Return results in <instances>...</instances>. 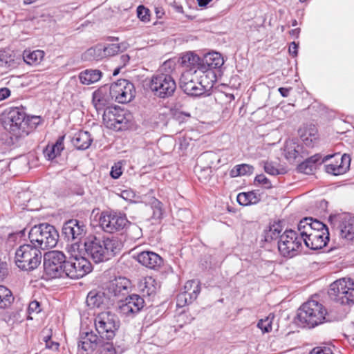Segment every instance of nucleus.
<instances>
[{"mask_svg":"<svg viewBox=\"0 0 354 354\" xmlns=\"http://www.w3.org/2000/svg\"><path fill=\"white\" fill-rule=\"evenodd\" d=\"M84 247L86 254L97 263L106 261L118 254L122 248V243L115 238L90 236L84 240Z\"/></svg>","mask_w":354,"mask_h":354,"instance_id":"f257e3e1","label":"nucleus"},{"mask_svg":"<svg viewBox=\"0 0 354 354\" xmlns=\"http://www.w3.org/2000/svg\"><path fill=\"white\" fill-rule=\"evenodd\" d=\"M174 68L175 62L167 60L150 77L147 85L155 96L165 99L173 95L176 89V82L171 75Z\"/></svg>","mask_w":354,"mask_h":354,"instance_id":"f03ea898","label":"nucleus"},{"mask_svg":"<svg viewBox=\"0 0 354 354\" xmlns=\"http://www.w3.org/2000/svg\"><path fill=\"white\" fill-rule=\"evenodd\" d=\"M326 315V310L321 303L313 299L308 300L298 309V324L309 328H314L330 321Z\"/></svg>","mask_w":354,"mask_h":354,"instance_id":"7ed1b4c3","label":"nucleus"},{"mask_svg":"<svg viewBox=\"0 0 354 354\" xmlns=\"http://www.w3.org/2000/svg\"><path fill=\"white\" fill-rule=\"evenodd\" d=\"M28 239L30 244L44 250L56 246L59 234L54 226L42 223L35 225L29 230Z\"/></svg>","mask_w":354,"mask_h":354,"instance_id":"20e7f679","label":"nucleus"},{"mask_svg":"<svg viewBox=\"0 0 354 354\" xmlns=\"http://www.w3.org/2000/svg\"><path fill=\"white\" fill-rule=\"evenodd\" d=\"M304 244V237L298 230H286L279 236L277 241L278 250L281 256L292 258L301 250Z\"/></svg>","mask_w":354,"mask_h":354,"instance_id":"39448f33","label":"nucleus"},{"mask_svg":"<svg viewBox=\"0 0 354 354\" xmlns=\"http://www.w3.org/2000/svg\"><path fill=\"white\" fill-rule=\"evenodd\" d=\"M66 264L65 254L58 250L45 253L44 256V273L48 279L66 277Z\"/></svg>","mask_w":354,"mask_h":354,"instance_id":"423d86ee","label":"nucleus"},{"mask_svg":"<svg viewBox=\"0 0 354 354\" xmlns=\"http://www.w3.org/2000/svg\"><path fill=\"white\" fill-rule=\"evenodd\" d=\"M329 295L342 305L354 304V281L351 279H340L330 286Z\"/></svg>","mask_w":354,"mask_h":354,"instance_id":"0eeeda50","label":"nucleus"},{"mask_svg":"<svg viewBox=\"0 0 354 354\" xmlns=\"http://www.w3.org/2000/svg\"><path fill=\"white\" fill-rule=\"evenodd\" d=\"M95 326L101 338L111 340L115 337V332L120 327V321L116 315L105 311L96 316Z\"/></svg>","mask_w":354,"mask_h":354,"instance_id":"6e6552de","label":"nucleus"},{"mask_svg":"<svg viewBox=\"0 0 354 354\" xmlns=\"http://www.w3.org/2000/svg\"><path fill=\"white\" fill-rule=\"evenodd\" d=\"M102 230L109 233H113L125 228L129 221L126 215L120 212H103L99 219Z\"/></svg>","mask_w":354,"mask_h":354,"instance_id":"1a4fd4ad","label":"nucleus"},{"mask_svg":"<svg viewBox=\"0 0 354 354\" xmlns=\"http://www.w3.org/2000/svg\"><path fill=\"white\" fill-rule=\"evenodd\" d=\"M86 232V225L82 221L77 219H71L64 223L62 227V234L68 242L72 243V248H79V242L84 237Z\"/></svg>","mask_w":354,"mask_h":354,"instance_id":"9d476101","label":"nucleus"},{"mask_svg":"<svg viewBox=\"0 0 354 354\" xmlns=\"http://www.w3.org/2000/svg\"><path fill=\"white\" fill-rule=\"evenodd\" d=\"M103 120L106 126L115 130L126 128L129 119L127 117V111L119 107L107 108L103 113Z\"/></svg>","mask_w":354,"mask_h":354,"instance_id":"9b49d317","label":"nucleus"},{"mask_svg":"<svg viewBox=\"0 0 354 354\" xmlns=\"http://www.w3.org/2000/svg\"><path fill=\"white\" fill-rule=\"evenodd\" d=\"M92 270L90 261L85 257L75 256L71 261H66V277L80 279Z\"/></svg>","mask_w":354,"mask_h":354,"instance_id":"f8f14e48","label":"nucleus"},{"mask_svg":"<svg viewBox=\"0 0 354 354\" xmlns=\"http://www.w3.org/2000/svg\"><path fill=\"white\" fill-rule=\"evenodd\" d=\"M110 88L112 99H115L119 103L129 102L134 97V86L127 80H118L117 82L112 84Z\"/></svg>","mask_w":354,"mask_h":354,"instance_id":"ddd939ff","label":"nucleus"},{"mask_svg":"<svg viewBox=\"0 0 354 354\" xmlns=\"http://www.w3.org/2000/svg\"><path fill=\"white\" fill-rule=\"evenodd\" d=\"M131 288V281L124 277H115L106 285L105 290L110 297H115L119 301L126 297Z\"/></svg>","mask_w":354,"mask_h":354,"instance_id":"4468645a","label":"nucleus"},{"mask_svg":"<svg viewBox=\"0 0 354 354\" xmlns=\"http://www.w3.org/2000/svg\"><path fill=\"white\" fill-rule=\"evenodd\" d=\"M196 73L185 71L180 78V86L188 95L200 96L206 91L205 87L201 82L195 80Z\"/></svg>","mask_w":354,"mask_h":354,"instance_id":"2eb2a0df","label":"nucleus"},{"mask_svg":"<svg viewBox=\"0 0 354 354\" xmlns=\"http://www.w3.org/2000/svg\"><path fill=\"white\" fill-rule=\"evenodd\" d=\"M120 302L119 313L126 317H134L145 305L143 298L136 294L127 295L124 300L120 299Z\"/></svg>","mask_w":354,"mask_h":354,"instance_id":"dca6fc26","label":"nucleus"},{"mask_svg":"<svg viewBox=\"0 0 354 354\" xmlns=\"http://www.w3.org/2000/svg\"><path fill=\"white\" fill-rule=\"evenodd\" d=\"M41 250L37 247L24 243V272L27 274L36 270L41 262Z\"/></svg>","mask_w":354,"mask_h":354,"instance_id":"f3484780","label":"nucleus"},{"mask_svg":"<svg viewBox=\"0 0 354 354\" xmlns=\"http://www.w3.org/2000/svg\"><path fill=\"white\" fill-rule=\"evenodd\" d=\"M127 42L120 44H109L106 45H97L88 50L87 53L93 55L95 59H101L104 57L114 56L120 52H123L129 48Z\"/></svg>","mask_w":354,"mask_h":354,"instance_id":"a211bd4d","label":"nucleus"},{"mask_svg":"<svg viewBox=\"0 0 354 354\" xmlns=\"http://www.w3.org/2000/svg\"><path fill=\"white\" fill-rule=\"evenodd\" d=\"M3 122L5 129L9 130L16 137H19L22 124L21 109L19 107L10 108Z\"/></svg>","mask_w":354,"mask_h":354,"instance_id":"6ab92c4d","label":"nucleus"},{"mask_svg":"<svg viewBox=\"0 0 354 354\" xmlns=\"http://www.w3.org/2000/svg\"><path fill=\"white\" fill-rule=\"evenodd\" d=\"M102 338L98 337L94 332H81L80 334L78 348L87 353H92L102 344Z\"/></svg>","mask_w":354,"mask_h":354,"instance_id":"aec40b11","label":"nucleus"},{"mask_svg":"<svg viewBox=\"0 0 354 354\" xmlns=\"http://www.w3.org/2000/svg\"><path fill=\"white\" fill-rule=\"evenodd\" d=\"M304 244L306 248L317 250L322 249L325 247L329 241V232H318L317 231H313V233L307 234L303 236Z\"/></svg>","mask_w":354,"mask_h":354,"instance_id":"412c9836","label":"nucleus"},{"mask_svg":"<svg viewBox=\"0 0 354 354\" xmlns=\"http://www.w3.org/2000/svg\"><path fill=\"white\" fill-rule=\"evenodd\" d=\"M297 230L301 236L313 233V231L318 232L328 231L326 225L312 217H306L301 219L297 225Z\"/></svg>","mask_w":354,"mask_h":354,"instance_id":"4be33fe9","label":"nucleus"},{"mask_svg":"<svg viewBox=\"0 0 354 354\" xmlns=\"http://www.w3.org/2000/svg\"><path fill=\"white\" fill-rule=\"evenodd\" d=\"M334 155H327L322 158V156L319 153H316L308 158L304 162H301L297 166V171L300 173L305 174H312L317 168L318 165H322L323 162H326Z\"/></svg>","mask_w":354,"mask_h":354,"instance_id":"5701e85b","label":"nucleus"},{"mask_svg":"<svg viewBox=\"0 0 354 354\" xmlns=\"http://www.w3.org/2000/svg\"><path fill=\"white\" fill-rule=\"evenodd\" d=\"M335 158V163H330L325 166V170L328 174L338 176L346 172L349 169L351 158L348 155L344 154L340 156L339 153L333 154ZM333 158V157L331 158Z\"/></svg>","mask_w":354,"mask_h":354,"instance_id":"b1692460","label":"nucleus"},{"mask_svg":"<svg viewBox=\"0 0 354 354\" xmlns=\"http://www.w3.org/2000/svg\"><path fill=\"white\" fill-rule=\"evenodd\" d=\"M111 99H112L111 88L104 86L93 92L92 102L97 112H104L106 109V107L109 105Z\"/></svg>","mask_w":354,"mask_h":354,"instance_id":"393cba45","label":"nucleus"},{"mask_svg":"<svg viewBox=\"0 0 354 354\" xmlns=\"http://www.w3.org/2000/svg\"><path fill=\"white\" fill-rule=\"evenodd\" d=\"M224 64L223 58L221 55L216 52L209 53L201 58L199 70L206 71L221 67Z\"/></svg>","mask_w":354,"mask_h":354,"instance_id":"a878e982","label":"nucleus"},{"mask_svg":"<svg viewBox=\"0 0 354 354\" xmlns=\"http://www.w3.org/2000/svg\"><path fill=\"white\" fill-rule=\"evenodd\" d=\"M137 260L144 266L151 269H157L160 268L163 262L160 256L150 251H143L138 254Z\"/></svg>","mask_w":354,"mask_h":354,"instance_id":"bb28decb","label":"nucleus"},{"mask_svg":"<svg viewBox=\"0 0 354 354\" xmlns=\"http://www.w3.org/2000/svg\"><path fill=\"white\" fill-rule=\"evenodd\" d=\"M339 227L342 238L350 241L354 239V216L348 214H343L340 217Z\"/></svg>","mask_w":354,"mask_h":354,"instance_id":"cd10ccee","label":"nucleus"},{"mask_svg":"<svg viewBox=\"0 0 354 354\" xmlns=\"http://www.w3.org/2000/svg\"><path fill=\"white\" fill-rule=\"evenodd\" d=\"M299 133L304 145L308 147H313L318 139V131L315 124L304 125L299 129Z\"/></svg>","mask_w":354,"mask_h":354,"instance_id":"c85d7f7f","label":"nucleus"},{"mask_svg":"<svg viewBox=\"0 0 354 354\" xmlns=\"http://www.w3.org/2000/svg\"><path fill=\"white\" fill-rule=\"evenodd\" d=\"M201 58L193 53L189 52L184 54L180 58V64L183 67L186 68V71L196 73L199 70Z\"/></svg>","mask_w":354,"mask_h":354,"instance_id":"c756f323","label":"nucleus"},{"mask_svg":"<svg viewBox=\"0 0 354 354\" xmlns=\"http://www.w3.org/2000/svg\"><path fill=\"white\" fill-rule=\"evenodd\" d=\"M92 140L88 131H80L73 136L72 142L77 149L84 150L90 147Z\"/></svg>","mask_w":354,"mask_h":354,"instance_id":"7c9ffc66","label":"nucleus"},{"mask_svg":"<svg viewBox=\"0 0 354 354\" xmlns=\"http://www.w3.org/2000/svg\"><path fill=\"white\" fill-rule=\"evenodd\" d=\"M159 288L158 283L152 277H147L139 283V289L142 292L143 296L154 295Z\"/></svg>","mask_w":354,"mask_h":354,"instance_id":"2f4dec72","label":"nucleus"},{"mask_svg":"<svg viewBox=\"0 0 354 354\" xmlns=\"http://www.w3.org/2000/svg\"><path fill=\"white\" fill-rule=\"evenodd\" d=\"M303 147L292 140L286 142L284 154L287 160H295L299 156L303 157Z\"/></svg>","mask_w":354,"mask_h":354,"instance_id":"473e14b6","label":"nucleus"},{"mask_svg":"<svg viewBox=\"0 0 354 354\" xmlns=\"http://www.w3.org/2000/svg\"><path fill=\"white\" fill-rule=\"evenodd\" d=\"M64 136H59L56 142L49 146L48 145L44 151V154L48 160H53L57 156L60 155L61 152L64 150Z\"/></svg>","mask_w":354,"mask_h":354,"instance_id":"72a5a7b5","label":"nucleus"},{"mask_svg":"<svg viewBox=\"0 0 354 354\" xmlns=\"http://www.w3.org/2000/svg\"><path fill=\"white\" fill-rule=\"evenodd\" d=\"M102 72L97 69H86L80 73L79 78L82 84L90 85L98 82L102 77Z\"/></svg>","mask_w":354,"mask_h":354,"instance_id":"f704fd0d","label":"nucleus"},{"mask_svg":"<svg viewBox=\"0 0 354 354\" xmlns=\"http://www.w3.org/2000/svg\"><path fill=\"white\" fill-rule=\"evenodd\" d=\"M106 298L104 292L92 290L86 297V304L91 308H100L105 304Z\"/></svg>","mask_w":354,"mask_h":354,"instance_id":"c9c22d12","label":"nucleus"},{"mask_svg":"<svg viewBox=\"0 0 354 354\" xmlns=\"http://www.w3.org/2000/svg\"><path fill=\"white\" fill-rule=\"evenodd\" d=\"M236 200L243 206L257 204L261 200V194L255 191L241 192L237 195Z\"/></svg>","mask_w":354,"mask_h":354,"instance_id":"e433bc0d","label":"nucleus"},{"mask_svg":"<svg viewBox=\"0 0 354 354\" xmlns=\"http://www.w3.org/2000/svg\"><path fill=\"white\" fill-rule=\"evenodd\" d=\"M43 122L42 118L37 115H26L24 113V133L28 135Z\"/></svg>","mask_w":354,"mask_h":354,"instance_id":"4c0bfd02","label":"nucleus"},{"mask_svg":"<svg viewBox=\"0 0 354 354\" xmlns=\"http://www.w3.org/2000/svg\"><path fill=\"white\" fill-rule=\"evenodd\" d=\"M282 232V227L279 223H274L269 226L268 229L264 230L263 233V240L270 243L274 240L279 239Z\"/></svg>","mask_w":354,"mask_h":354,"instance_id":"58836bf2","label":"nucleus"},{"mask_svg":"<svg viewBox=\"0 0 354 354\" xmlns=\"http://www.w3.org/2000/svg\"><path fill=\"white\" fill-rule=\"evenodd\" d=\"M44 57V52L41 50H35L32 52L24 50V62L30 66L40 64Z\"/></svg>","mask_w":354,"mask_h":354,"instance_id":"ea45409f","label":"nucleus"},{"mask_svg":"<svg viewBox=\"0 0 354 354\" xmlns=\"http://www.w3.org/2000/svg\"><path fill=\"white\" fill-rule=\"evenodd\" d=\"M183 292L189 295V301H194L201 292V285L196 280H189L184 286Z\"/></svg>","mask_w":354,"mask_h":354,"instance_id":"a19ab883","label":"nucleus"},{"mask_svg":"<svg viewBox=\"0 0 354 354\" xmlns=\"http://www.w3.org/2000/svg\"><path fill=\"white\" fill-rule=\"evenodd\" d=\"M253 171L254 167L250 165H237L230 171V176L232 177H236L239 176L250 175L252 174Z\"/></svg>","mask_w":354,"mask_h":354,"instance_id":"79ce46f5","label":"nucleus"},{"mask_svg":"<svg viewBox=\"0 0 354 354\" xmlns=\"http://www.w3.org/2000/svg\"><path fill=\"white\" fill-rule=\"evenodd\" d=\"M12 300L11 291L5 286H0V308H7Z\"/></svg>","mask_w":354,"mask_h":354,"instance_id":"37998d69","label":"nucleus"},{"mask_svg":"<svg viewBox=\"0 0 354 354\" xmlns=\"http://www.w3.org/2000/svg\"><path fill=\"white\" fill-rule=\"evenodd\" d=\"M137 16L143 22H149L150 21V11L144 6H139L137 8Z\"/></svg>","mask_w":354,"mask_h":354,"instance_id":"c03bdc74","label":"nucleus"},{"mask_svg":"<svg viewBox=\"0 0 354 354\" xmlns=\"http://www.w3.org/2000/svg\"><path fill=\"white\" fill-rule=\"evenodd\" d=\"M189 295H190L186 294V292H180L176 297V306L178 308H182L191 304L192 301H189Z\"/></svg>","mask_w":354,"mask_h":354,"instance_id":"a18cd8bd","label":"nucleus"},{"mask_svg":"<svg viewBox=\"0 0 354 354\" xmlns=\"http://www.w3.org/2000/svg\"><path fill=\"white\" fill-rule=\"evenodd\" d=\"M152 209H153V216H152L153 218L154 219L162 218V215H163L162 203L160 201L156 200L153 203Z\"/></svg>","mask_w":354,"mask_h":354,"instance_id":"49530a36","label":"nucleus"},{"mask_svg":"<svg viewBox=\"0 0 354 354\" xmlns=\"http://www.w3.org/2000/svg\"><path fill=\"white\" fill-rule=\"evenodd\" d=\"M263 168L265 171L270 175H278L283 174L277 167H276L273 162H264Z\"/></svg>","mask_w":354,"mask_h":354,"instance_id":"de8ad7c7","label":"nucleus"},{"mask_svg":"<svg viewBox=\"0 0 354 354\" xmlns=\"http://www.w3.org/2000/svg\"><path fill=\"white\" fill-rule=\"evenodd\" d=\"M254 183L258 185H261L266 189L272 187V184L268 178L264 174H259L255 177Z\"/></svg>","mask_w":354,"mask_h":354,"instance_id":"09e8293b","label":"nucleus"},{"mask_svg":"<svg viewBox=\"0 0 354 354\" xmlns=\"http://www.w3.org/2000/svg\"><path fill=\"white\" fill-rule=\"evenodd\" d=\"M257 326L263 333H268L272 330V323L268 318L261 319L258 322Z\"/></svg>","mask_w":354,"mask_h":354,"instance_id":"8fccbe9b","label":"nucleus"},{"mask_svg":"<svg viewBox=\"0 0 354 354\" xmlns=\"http://www.w3.org/2000/svg\"><path fill=\"white\" fill-rule=\"evenodd\" d=\"M41 310L39 303L37 301H32L29 304L28 308V315L27 317L28 319H32V317H30V315L33 313H38Z\"/></svg>","mask_w":354,"mask_h":354,"instance_id":"3c124183","label":"nucleus"},{"mask_svg":"<svg viewBox=\"0 0 354 354\" xmlns=\"http://www.w3.org/2000/svg\"><path fill=\"white\" fill-rule=\"evenodd\" d=\"M19 235L22 236V231L9 234L6 241V245L9 248V249H11L14 247Z\"/></svg>","mask_w":354,"mask_h":354,"instance_id":"603ef678","label":"nucleus"},{"mask_svg":"<svg viewBox=\"0 0 354 354\" xmlns=\"http://www.w3.org/2000/svg\"><path fill=\"white\" fill-rule=\"evenodd\" d=\"M120 196L124 199L125 201H128L130 202H136L135 193L131 189H125L121 192Z\"/></svg>","mask_w":354,"mask_h":354,"instance_id":"864d4df0","label":"nucleus"},{"mask_svg":"<svg viewBox=\"0 0 354 354\" xmlns=\"http://www.w3.org/2000/svg\"><path fill=\"white\" fill-rule=\"evenodd\" d=\"M122 174V167L119 163L115 164L111 169L110 175L114 178H118Z\"/></svg>","mask_w":354,"mask_h":354,"instance_id":"5fc2aeb1","label":"nucleus"},{"mask_svg":"<svg viewBox=\"0 0 354 354\" xmlns=\"http://www.w3.org/2000/svg\"><path fill=\"white\" fill-rule=\"evenodd\" d=\"M211 167L212 166L209 165L208 167H206L203 169H201L200 172L198 173V178L200 180L201 179H204V180H207L210 176H211V173H212V170H211Z\"/></svg>","mask_w":354,"mask_h":354,"instance_id":"6e6d98bb","label":"nucleus"},{"mask_svg":"<svg viewBox=\"0 0 354 354\" xmlns=\"http://www.w3.org/2000/svg\"><path fill=\"white\" fill-rule=\"evenodd\" d=\"M15 262L19 268H22V245H20L15 252Z\"/></svg>","mask_w":354,"mask_h":354,"instance_id":"4d7b16f0","label":"nucleus"},{"mask_svg":"<svg viewBox=\"0 0 354 354\" xmlns=\"http://www.w3.org/2000/svg\"><path fill=\"white\" fill-rule=\"evenodd\" d=\"M309 354H333V353L329 347H316Z\"/></svg>","mask_w":354,"mask_h":354,"instance_id":"13d9d810","label":"nucleus"},{"mask_svg":"<svg viewBox=\"0 0 354 354\" xmlns=\"http://www.w3.org/2000/svg\"><path fill=\"white\" fill-rule=\"evenodd\" d=\"M8 274V267L6 262L0 261V281H2Z\"/></svg>","mask_w":354,"mask_h":354,"instance_id":"bf43d9fd","label":"nucleus"},{"mask_svg":"<svg viewBox=\"0 0 354 354\" xmlns=\"http://www.w3.org/2000/svg\"><path fill=\"white\" fill-rule=\"evenodd\" d=\"M201 158L202 159H205V160H210V164L211 165H213L214 164V159H216L217 158V156H216V154L212 152V151H206V152H204L202 155H201Z\"/></svg>","mask_w":354,"mask_h":354,"instance_id":"052dcab7","label":"nucleus"},{"mask_svg":"<svg viewBox=\"0 0 354 354\" xmlns=\"http://www.w3.org/2000/svg\"><path fill=\"white\" fill-rule=\"evenodd\" d=\"M298 44L295 41H292L290 44L288 48V52L290 55H291L293 57L297 56L298 54Z\"/></svg>","mask_w":354,"mask_h":354,"instance_id":"680f3d73","label":"nucleus"},{"mask_svg":"<svg viewBox=\"0 0 354 354\" xmlns=\"http://www.w3.org/2000/svg\"><path fill=\"white\" fill-rule=\"evenodd\" d=\"M128 225H129V230L135 233L134 238H139L142 235V230L138 225L131 224L130 222Z\"/></svg>","mask_w":354,"mask_h":354,"instance_id":"e2e57ef3","label":"nucleus"},{"mask_svg":"<svg viewBox=\"0 0 354 354\" xmlns=\"http://www.w3.org/2000/svg\"><path fill=\"white\" fill-rule=\"evenodd\" d=\"M10 95V91L6 87L0 88V102L8 98Z\"/></svg>","mask_w":354,"mask_h":354,"instance_id":"0e129e2a","label":"nucleus"},{"mask_svg":"<svg viewBox=\"0 0 354 354\" xmlns=\"http://www.w3.org/2000/svg\"><path fill=\"white\" fill-rule=\"evenodd\" d=\"M59 346V343L53 342L52 340L47 342V343L46 344V347L48 349L57 351V350H58Z\"/></svg>","mask_w":354,"mask_h":354,"instance_id":"69168bd1","label":"nucleus"},{"mask_svg":"<svg viewBox=\"0 0 354 354\" xmlns=\"http://www.w3.org/2000/svg\"><path fill=\"white\" fill-rule=\"evenodd\" d=\"M290 90H291V88H284V87H280L278 89L279 92L283 97H288L289 95Z\"/></svg>","mask_w":354,"mask_h":354,"instance_id":"338daca9","label":"nucleus"},{"mask_svg":"<svg viewBox=\"0 0 354 354\" xmlns=\"http://www.w3.org/2000/svg\"><path fill=\"white\" fill-rule=\"evenodd\" d=\"M130 59V57L128 55H122L120 57L121 63H122L123 66H126V64L129 62Z\"/></svg>","mask_w":354,"mask_h":354,"instance_id":"774afa93","label":"nucleus"}]
</instances>
